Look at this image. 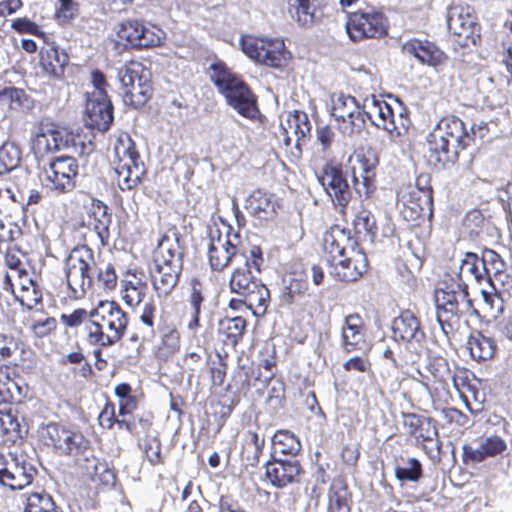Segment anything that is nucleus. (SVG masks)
<instances>
[{
    "mask_svg": "<svg viewBox=\"0 0 512 512\" xmlns=\"http://www.w3.org/2000/svg\"><path fill=\"white\" fill-rule=\"evenodd\" d=\"M181 332L175 324L160 328V339L153 348V356L159 362H168L181 348Z\"/></svg>",
    "mask_w": 512,
    "mask_h": 512,
    "instance_id": "58836bf2",
    "label": "nucleus"
},
{
    "mask_svg": "<svg viewBox=\"0 0 512 512\" xmlns=\"http://www.w3.org/2000/svg\"><path fill=\"white\" fill-rule=\"evenodd\" d=\"M55 509V502L52 496L42 490L28 494L24 512H52Z\"/></svg>",
    "mask_w": 512,
    "mask_h": 512,
    "instance_id": "13d9d810",
    "label": "nucleus"
},
{
    "mask_svg": "<svg viewBox=\"0 0 512 512\" xmlns=\"http://www.w3.org/2000/svg\"><path fill=\"white\" fill-rule=\"evenodd\" d=\"M120 292L123 302L132 310H135L140 304L144 303L139 320L146 327L154 329L157 305L152 297L147 302H144L149 294L148 280L145 272L138 268L127 269L121 280Z\"/></svg>",
    "mask_w": 512,
    "mask_h": 512,
    "instance_id": "9d476101",
    "label": "nucleus"
},
{
    "mask_svg": "<svg viewBox=\"0 0 512 512\" xmlns=\"http://www.w3.org/2000/svg\"><path fill=\"white\" fill-rule=\"evenodd\" d=\"M332 116L338 130L345 136L360 134L365 128L363 112L355 97L340 94L332 104Z\"/></svg>",
    "mask_w": 512,
    "mask_h": 512,
    "instance_id": "aec40b11",
    "label": "nucleus"
},
{
    "mask_svg": "<svg viewBox=\"0 0 512 512\" xmlns=\"http://www.w3.org/2000/svg\"><path fill=\"white\" fill-rule=\"evenodd\" d=\"M463 275L472 277L477 283L486 281L482 272L481 258L474 252H466L461 260L456 282H464Z\"/></svg>",
    "mask_w": 512,
    "mask_h": 512,
    "instance_id": "5fc2aeb1",
    "label": "nucleus"
},
{
    "mask_svg": "<svg viewBox=\"0 0 512 512\" xmlns=\"http://www.w3.org/2000/svg\"><path fill=\"white\" fill-rule=\"evenodd\" d=\"M301 448L299 438L289 430H277L272 437L273 457L277 454L295 457L300 453Z\"/></svg>",
    "mask_w": 512,
    "mask_h": 512,
    "instance_id": "8fccbe9b",
    "label": "nucleus"
},
{
    "mask_svg": "<svg viewBox=\"0 0 512 512\" xmlns=\"http://www.w3.org/2000/svg\"><path fill=\"white\" fill-rule=\"evenodd\" d=\"M112 164L122 191L137 188L147 174L135 141L127 132L119 133L113 142Z\"/></svg>",
    "mask_w": 512,
    "mask_h": 512,
    "instance_id": "423d86ee",
    "label": "nucleus"
},
{
    "mask_svg": "<svg viewBox=\"0 0 512 512\" xmlns=\"http://www.w3.org/2000/svg\"><path fill=\"white\" fill-rule=\"evenodd\" d=\"M153 95L151 81L122 85V98L125 105L138 109L147 104Z\"/></svg>",
    "mask_w": 512,
    "mask_h": 512,
    "instance_id": "09e8293b",
    "label": "nucleus"
},
{
    "mask_svg": "<svg viewBox=\"0 0 512 512\" xmlns=\"http://www.w3.org/2000/svg\"><path fill=\"white\" fill-rule=\"evenodd\" d=\"M428 375L422 376V385L430 394L433 403H448L451 399L449 380L452 371L448 360L442 356L432 357L426 366Z\"/></svg>",
    "mask_w": 512,
    "mask_h": 512,
    "instance_id": "412c9836",
    "label": "nucleus"
},
{
    "mask_svg": "<svg viewBox=\"0 0 512 512\" xmlns=\"http://www.w3.org/2000/svg\"><path fill=\"white\" fill-rule=\"evenodd\" d=\"M91 319V310L85 308L74 309L70 313H62L60 315V322L69 329H76L84 325L85 333L87 334V326Z\"/></svg>",
    "mask_w": 512,
    "mask_h": 512,
    "instance_id": "e2e57ef3",
    "label": "nucleus"
},
{
    "mask_svg": "<svg viewBox=\"0 0 512 512\" xmlns=\"http://www.w3.org/2000/svg\"><path fill=\"white\" fill-rule=\"evenodd\" d=\"M345 28L353 42L382 39L388 35L389 20L375 8L358 9L347 15Z\"/></svg>",
    "mask_w": 512,
    "mask_h": 512,
    "instance_id": "f8f14e48",
    "label": "nucleus"
},
{
    "mask_svg": "<svg viewBox=\"0 0 512 512\" xmlns=\"http://www.w3.org/2000/svg\"><path fill=\"white\" fill-rule=\"evenodd\" d=\"M334 267L335 276L343 282H354L360 279L368 269V258L366 253L360 249H350L346 256L339 258Z\"/></svg>",
    "mask_w": 512,
    "mask_h": 512,
    "instance_id": "2f4dec72",
    "label": "nucleus"
},
{
    "mask_svg": "<svg viewBox=\"0 0 512 512\" xmlns=\"http://www.w3.org/2000/svg\"><path fill=\"white\" fill-rule=\"evenodd\" d=\"M139 446L142 448L145 457L151 466L164 464L162 444L157 436L147 435V437L144 438L143 443L139 444Z\"/></svg>",
    "mask_w": 512,
    "mask_h": 512,
    "instance_id": "052dcab7",
    "label": "nucleus"
},
{
    "mask_svg": "<svg viewBox=\"0 0 512 512\" xmlns=\"http://www.w3.org/2000/svg\"><path fill=\"white\" fill-rule=\"evenodd\" d=\"M0 429L3 442L8 446L21 442L27 434V430L19 422L17 412L11 406L0 408Z\"/></svg>",
    "mask_w": 512,
    "mask_h": 512,
    "instance_id": "79ce46f5",
    "label": "nucleus"
},
{
    "mask_svg": "<svg viewBox=\"0 0 512 512\" xmlns=\"http://www.w3.org/2000/svg\"><path fill=\"white\" fill-rule=\"evenodd\" d=\"M58 327L55 317L46 316L32 321L29 326V331L34 338L44 339L53 335Z\"/></svg>",
    "mask_w": 512,
    "mask_h": 512,
    "instance_id": "0e129e2a",
    "label": "nucleus"
},
{
    "mask_svg": "<svg viewBox=\"0 0 512 512\" xmlns=\"http://www.w3.org/2000/svg\"><path fill=\"white\" fill-rule=\"evenodd\" d=\"M366 330L365 322L360 314L347 315L342 329L343 350L346 353L363 350L367 345Z\"/></svg>",
    "mask_w": 512,
    "mask_h": 512,
    "instance_id": "c9c22d12",
    "label": "nucleus"
},
{
    "mask_svg": "<svg viewBox=\"0 0 512 512\" xmlns=\"http://www.w3.org/2000/svg\"><path fill=\"white\" fill-rule=\"evenodd\" d=\"M243 53L254 62L275 69L284 68L291 54L282 39L244 35L240 39Z\"/></svg>",
    "mask_w": 512,
    "mask_h": 512,
    "instance_id": "9b49d317",
    "label": "nucleus"
},
{
    "mask_svg": "<svg viewBox=\"0 0 512 512\" xmlns=\"http://www.w3.org/2000/svg\"><path fill=\"white\" fill-rule=\"evenodd\" d=\"M209 288L198 276H193L187 281V310L186 328L195 335L201 328V312L206 308L209 299Z\"/></svg>",
    "mask_w": 512,
    "mask_h": 512,
    "instance_id": "5701e85b",
    "label": "nucleus"
},
{
    "mask_svg": "<svg viewBox=\"0 0 512 512\" xmlns=\"http://www.w3.org/2000/svg\"><path fill=\"white\" fill-rule=\"evenodd\" d=\"M21 159L20 150L11 143H5L0 147V175H4L15 169Z\"/></svg>",
    "mask_w": 512,
    "mask_h": 512,
    "instance_id": "bf43d9fd",
    "label": "nucleus"
},
{
    "mask_svg": "<svg viewBox=\"0 0 512 512\" xmlns=\"http://www.w3.org/2000/svg\"><path fill=\"white\" fill-rule=\"evenodd\" d=\"M403 52L412 55L423 64L437 67L444 64L448 56L433 42L412 38L402 45Z\"/></svg>",
    "mask_w": 512,
    "mask_h": 512,
    "instance_id": "4c0bfd02",
    "label": "nucleus"
},
{
    "mask_svg": "<svg viewBox=\"0 0 512 512\" xmlns=\"http://www.w3.org/2000/svg\"><path fill=\"white\" fill-rule=\"evenodd\" d=\"M121 85L151 81L150 70L140 61L130 60L119 72Z\"/></svg>",
    "mask_w": 512,
    "mask_h": 512,
    "instance_id": "864d4df0",
    "label": "nucleus"
},
{
    "mask_svg": "<svg viewBox=\"0 0 512 512\" xmlns=\"http://www.w3.org/2000/svg\"><path fill=\"white\" fill-rule=\"evenodd\" d=\"M11 28L18 34H31L42 40H46L47 34L34 21L27 17H18L11 23Z\"/></svg>",
    "mask_w": 512,
    "mask_h": 512,
    "instance_id": "774afa93",
    "label": "nucleus"
},
{
    "mask_svg": "<svg viewBox=\"0 0 512 512\" xmlns=\"http://www.w3.org/2000/svg\"><path fill=\"white\" fill-rule=\"evenodd\" d=\"M11 461L0 452V486L11 491L22 490L32 484L37 469L30 462L20 460L16 453H9Z\"/></svg>",
    "mask_w": 512,
    "mask_h": 512,
    "instance_id": "6ab92c4d",
    "label": "nucleus"
},
{
    "mask_svg": "<svg viewBox=\"0 0 512 512\" xmlns=\"http://www.w3.org/2000/svg\"><path fill=\"white\" fill-rule=\"evenodd\" d=\"M249 255L244 240L231 226L225 234L219 229L211 230L207 246V262L212 272L223 273L229 267L241 264Z\"/></svg>",
    "mask_w": 512,
    "mask_h": 512,
    "instance_id": "6e6552de",
    "label": "nucleus"
},
{
    "mask_svg": "<svg viewBox=\"0 0 512 512\" xmlns=\"http://www.w3.org/2000/svg\"><path fill=\"white\" fill-rule=\"evenodd\" d=\"M358 247L357 240L351 236L350 230L339 225L331 226L323 235V255L329 265L346 256L350 249Z\"/></svg>",
    "mask_w": 512,
    "mask_h": 512,
    "instance_id": "a878e982",
    "label": "nucleus"
},
{
    "mask_svg": "<svg viewBox=\"0 0 512 512\" xmlns=\"http://www.w3.org/2000/svg\"><path fill=\"white\" fill-rule=\"evenodd\" d=\"M31 97L22 88L14 86L4 87L0 90V107L9 111H18L30 108Z\"/></svg>",
    "mask_w": 512,
    "mask_h": 512,
    "instance_id": "3c124183",
    "label": "nucleus"
},
{
    "mask_svg": "<svg viewBox=\"0 0 512 512\" xmlns=\"http://www.w3.org/2000/svg\"><path fill=\"white\" fill-rule=\"evenodd\" d=\"M311 296L307 275L304 270L291 271L280 294V301L284 306L297 307L298 311L304 313Z\"/></svg>",
    "mask_w": 512,
    "mask_h": 512,
    "instance_id": "cd10ccee",
    "label": "nucleus"
},
{
    "mask_svg": "<svg viewBox=\"0 0 512 512\" xmlns=\"http://www.w3.org/2000/svg\"><path fill=\"white\" fill-rule=\"evenodd\" d=\"M451 380L466 409L473 415L480 412L484 402V396L479 391L482 380L467 367L459 365L455 366Z\"/></svg>",
    "mask_w": 512,
    "mask_h": 512,
    "instance_id": "4be33fe9",
    "label": "nucleus"
},
{
    "mask_svg": "<svg viewBox=\"0 0 512 512\" xmlns=\"http://www.w3.org/2000/svg\"><path fill=\"white\" fill-rule=\"evenodd\" d=\"M91 217L93 218V231L96 233L100 245L102 247L107 246L110 240V225L112 223L108 206L101 200L93 199Z\"/></svg>",
    "mask_w": 512,
    "mask_h": 512,
    "instance_id": "de8ad7c7",
    "label": "nucleus"
},
{
    "mask_svg": "<svg viewBox=\"0 0 512 512\" xmlns=\"http://www.w3.org/2000/svg\"><path fill=\"white\" fill-rule=\"evenodd\" d=\"M392 337L397 342L420 343L425 333L418 317L411 310H403L392 322Z\"/></svg>",
    "mask_w": 512,
    "mask_h": 512,
    "instance_id": "72a5a7b5",
    "label": "nucleus"
},
{
    "mask_svg": "<svg viewBox=\"0 0 512 512\" xmlns=\"http://www.w3.org/2000/svg\"><path fill=\"white\" fill-rule=\"evenodd\" d=\"M114 394L119 400V414H133L137 410L139 400L129 383L122 382L117 384L114 388Z\"/></svg>",
    "mask_w": 512,
    "mask_h": 512,
    "instance_id": "4d7b16f0",
    "label": "nucleus"
},
{
    "mask_svg": "<svg viewBox=\"0 0 512 512\" xmlns=\"http://www.w3.org/2000/svg\"><path fill=\"white\" fill-rule=\"evenodd\" d=\"M327 512H351L352 492L344 476L334 477L329 485Z\"/></svg>",
    "mask_w": 512,
    "mask_h": 512,
    "instance_id": "ea45409f",
    "label": "nucleus"
},
{
    "mask_svg": "<svg viewBox=\"0 0 512 512\" xmlns=\"http://www.w3.org/2000/svg\"><path fill=\"white\" fill-rule=\"evenodd\" d=\"M247 321L242 316L224 317L218 323V334L225 346L236 347L246 332Z\"/></svg>",
    "mask_w": 512,
    "mask_h": 512,
    "instance_id": "49530a36",
    "label": "nucleus"
},
{
    "mask_svg": "<svg viewBox=\"0 0 512 512\" xmlns=\"http://www.w3.org/2000/svg\"><path fill=\"white\" fill-rule=\"evenodd\" d=\"M263 263L261 247L253 246L241 264H236L228 281L230 292L246 298L249 309L257 317L267 312L271 301L269 289L253 274V271L258 274L261 272Z\"/></svg>",
    "mask_w": 512,
    "mask_h": 512,
    "instance_id": "7ed1b4c3",
    "label": "nucleus"
},
{
    "mask_svg": "<svg viewBox=\"0 0 512 512\" xmlns=\"http://www.w3.org/2000/svg\"><path fill=\"white\" fill-rule=\"evenodd\" d=\"M41 442L60 456H78L90 447V441L78 430L49 422L39 430Z\"/></svg>",
    "mask_w": 512,
    "mask_h": 512,
    "instance_id": "ddd939ff",
    "label": "nucleus"
},
{
    "mask_svg": "<svg viewBox=\"0 0 512 512\" xmlns=\"http://www.w3.org/2000/svg\"><path fill=\"white\" fill-rule=\"evenodd\" d=\"M209 69L210 80L226 103L242 117L256 119L260 114L258 98L242 76L234 73L223 61L212 63Z\"/></svg>",
    "mask_w": 512,
    "mask_h": 512,
    "instance_id": "20e7f679",
    "label": "nucleus"
},
{
    "mask_svg": "<svg viewBox=\"0 0 512 512\" xmlns=\"http://www.w3.org/2000/svg\"><path fill=\"white\" fill-rule=\"evenodd\" d=\"M15 298L21 306L27 310H32L42 303L43 293L39 285H34L33 287L23 286L22 289H19L18 294L15 295Z\"/></svg>",
    "mask_w": 512,
    "mask_h": 512,
    "instance_id": "69168bd1",
    "label": "nucleus"
},
{
    "mask_svg": "<svg viewBox=\"0 0 512 512\" xmlns=\"http://www.w3.org/2000/svg\"><path fill=\"white\" fill-rule=\"evenodd\" d=\"M64 274L70 300L84 298L87 290L93 288L110 292L118 284L115 264L100 258L95 260L94 251L87 245L85 233L81 234L78 246L65 258Z\"/></svg>",
    "mask_w": 512,
    "mask_h": 512,
    "instance_id": "f257e3e1",
    "label": "nucleus"
},
{
    "mask_svg": "<svg viewBox=\"0 0 512 512\" xmlns=\"http://www.w3.org/2000/svg\"><path fill=\"white\" fill-rule=\"evenodd\" d=\"M45 174L52 191L59 195L70 193L77 186L78 160L67 155L53 157L45 169Z\"/></svg>",
    "mask_w": 512,
    "mask_h": 512,
    "instance_id": "a211bd4d",
    "label": "nucleus"
},
{
    "mask_svg": "<svg viewBox=\"0 0 512 512\" xmlns=\"http://www.w3.org/2000/svg\"><path fill=\"white\" fill-rule=\"evenodd\" d=\"M447 25L458 46L464 48L481 43V24L473 7L466 4L450 8Z\"/></svg>",
    "mask_w": 512,
    "mask_h": 512,
    "instance_id": "2eb2a0df",
    "label": "nucleus"
},
{
    "mask_svg": "<svg viewBox=\"0 0 512 512\" xmlns=\"http://www.w3.org/2000/svg\"><path fill=\"white\" fill-rule=\"evenodd\" d=\"M245 207L253 217L261 221H271L277 217L281 202L275 194L257 188L247 197Z\"/></svg>",
    "mask_w": 512,
    "mask_h": 512,
    "instance_id": "473e14b6",
    "label": "nucleus"
},
{
    "mask_svg": "<svg viewBox=\"0 0 512 512\" xmlns=\"http://www.w3.org/2000/svg\"><path fill=\"white\" fill-rule=\"evenodd\" d=\"M436 317L443 333L449 338L461 326V318L472 308L468 285L455 282L435 291Z\"/></svg>",
    "mask_w": 512,
    "mask_h": 512,
    "instance_id": "0eeeda50",
    "label": "nucleus"
},
{
    "mask_svg": "<svg viewBox=\"0 0 512 512\" xmlns=\"http://www.w3.org/2000/svg\"><path fill=\"white\" fill-rule=\"evenodd\" d=\"M482 272L486 282L493 286V278L501 279L505 273L506 264L502 257L494 250L485 248L481 255Z\"/></svg>",
    "mask_w": 512,
    "mask_h": 512,
    "instance_id": "603ef678",
    "label": "nucleus"
},
{
    "mask_svg": "<svg viewBox=\"0 0 512 512\" xmlns=\"http://www.w3.org/2000/svg\"><path fill=\"white\" fill-rule=\"evenodd\" d=\"M43 42L44 44L39 49L38 60L42 74L49 79H62L69 63L68 53L61 49L55 41H50L48 37Z\"/></svg>",
    "mask_w": 512,
    "mask_h": 512,
    "instance_id": "bb28decb",
    "label": "nucleus"
},
{
    "mask_svg": "<svg viewBox=\"0 0 512 512\" xmlns=\"http://www.w3.org/2000/svg\"><path fill=\"white\" fill-rule=\"evenodd\" d=\"M488 130L487 124L483 123L471 126L468 131L460 118L454 115L443 117L427 138L429 163L438 169L455 164L459 151L473 145L477 137L483 139Z\"/></svg>",
    "mask_w": 512,
    "mask_h": 512,
    "instance_id": "f03ea898",
    "label": "nucleus"
},
{
    "mask_svg": "<svg viewBox=\"0 0 512 512\" xmlns=\"http://www.w3.org/2000/svg\"><path fill=\"white\" fill-rule=\"evenodd\" d=\"M156 270L152 276V286L159 299L170 297L177 287L183 271L182 266L155 261Z\"/></svg>",
    "mask_w": 512,
    "mask_h": 512,
    "instance_id": "f704fd0d",
    "label": "nucleus"
},
{
    "mask_svg": "<svg viewBox=\"0 0 512 512\" xmlns=\"http://www.w3.org/2000/svg\"><path fill=\"white\" fill-rule=\"evenodd\" d=\"M79 149L84 152V141L79 133H75L67 128L53 127L44 129L42 124L31 140V150L37 159H43L46 156L62 149Z\"/></svg>",
    "mask_w": 512,
    "mask_h": 512,
    "instance_id": "4468645a",
    "label": "nucleus"
},
{
    "mask_svg": "<svg viewBox=\"0 0 512 512\" xmlns=\"http://www.w3.org/2000/svg\"><path fill=\"white\" fill-rule=\"evenodd\" d=\"M327 4L325 0H287V13L303 28L322 21Z\"/></svg>",
    "mask_w": 512,
    "mask_h": 512,
    "instance_id": "7c9ffc66",
    "label": "nucleus"
},
{
    "mask_svg": "<svg viewBox=\"0 0 512 512\" xmlns=\"http://www.w3.org/2000/svg\"><path fill=\"white\" fill-rule=\"evenodd\" d=\"M507 449L506 442L497 435L487 437L478 449L472 448L470 445L463 446V461L465 463H479L488 457H495L502 454Z\"/></svg>",
    "mask_w": 512,
    "mask_h": 512,
    "instance_id": "a19ab883",
    "label": "nucleus"
},
{
    "mask_svg": "<svg viewBox=\"0 0 512 512\" xmlns=\"http://www.w3.org/2000/svg\"><path fill=\"white\" fill-rule=\"evenodd\" d=\"M287 124L289 129L293 130L296 140L299 141L310 133L311 124L307 113L301 110H295L288 115Z\"/></svg>",
    "mask_w": 512,
    "mask_h": 512,
    "instance_id": "680f3d73",
    "label": "nucleus"
},
{
    "mask_svg": "<svg viewBox=\"0 0 512 512\" xmlns=\"http://www.w3.org/2000/svg\"><path fill=\"white\" fill-rule=\"evenodd\" d=\"M320 184L331 197L333 204L339 207L342 215L346 214V208L352 198V192L343 172V165L336 159H329L318 176Z\"/></svg>",
    "mask_w": 512,
    "mask_h": 512,
    "instance_id": "f3484780",
    "label": "nucleus"
},
{
    "mask_svg": "<svg viewBox=\"0 0 512 512\" xmlns=\"http://www.w3.org/2000/svg\"><path fill=\"white\" fill-rule=\"evenodd\" d=\"M467 349L471 358L480 363L491 360L495 356L497 344L494 338L480 331H474L468 337Z\"/></svg>",
    "mask_w": 512,
    "mask_h": 512,
    "instance_id": "c03bdc74",
    "label": "nucleus"
},
{
    "mask_svg": "<svg viewBox=\"0 0 512 512\" xmlns=\"http://www.w3.org/2000/svg\"><path fill=\"white\" fill-rule=\"evenodd\" d=\"M158 32L147 28L137 20L126 21L121 24L118 37L132 48L144 49L159 46L162 38Z\"/></svg>",
    "mask_w": 512,
    "mask_h": 512,
    "instance_id": "c756f323",
    "label": "nucleus"
},
{
    "mask_svg": "<svg viewBox=\"0 0 512 512\" xmlns=\"http://www.w3.org/2000/svg\"><path fill=\"white\" fill-rule=\"evenodd\" d=\"M398 201L402 204L400 214L406 221L417 222L432 215L433 196L401 188Z\"/></svg>",
    "mask_w": 512,
    "mask_h": 512,
    "instance_id": "c85d7f7f",
    "label": "nucleus"
},
{
    "mask_svg": "<svg viewBox=\"0 0 512 512\" xmlns=\"http://www.w3.org/2000/svg\"><path fill=\"white\" fill-rule=\"evenodd\" d=\"M387 101L375 95L371 96L370 103L366 104L365 112L371 122L380 129L385 130L391 139L405 136L411 125L409 109L398 98L389 97ZM366 99V103H368Z\"/></svg>",
    "mask_w": 512,
    "mask_h": 512,
    "instance_id": "1a4fd4ad",
    "label": "nucleus"
},
{
    "mask_svg": "<svg viewBox=\"0 0 512 512\" xmlns=\"http://www.w3.org/2000/svg\"><path fill=\"white\" fill-rule=\"evenodd\" d=\"M265 438L260 437L257 430L248 429L241 444L240 458L246 467H256L263 454Z\"/></svg>",
    "mask_w": 512,
    "mask_h": 512,
    "instance_id": "37998d69",
    "label": "nucleus"
},
{
    "mask_svg": "<svg viewBox=\"0 0 512 512\" xmlns=\"http://www.w3.org/2000/svg\"><path fill=\"white\" fill-rule=\"evenodd\" d=\"M355 240L373 243L378 234V225L374 214L362 207L352 221Z\"/></svg>",
    "mask_w": 512,
    "mask_h": 512,
    "instance_id": "a18cd8bd",
    "label": "nucleus"
},
{
    "mask_svg": "<svg viewBox=\"0 0 512 512\" xmlns=\"http://www.w3.org/2000/svg\"><path fill=\"white\" fill-rule=\"evenodd\" d=\"M184 255L185 243L182 235L175 225H171L160 234L154 250V261H161L183 267Z\"/></svg>",
    "mask_w": 512,
    "mask_h": 512,
    "instance_id": "393cba45",
    "label": "nucleus"
},
{
    "mask_svg": "<svg viewBox=\"0 0 512 512\" xmlns=\"http://www.w3.org/2000/svg\"><path fill=\"white\" fill-rule=\"evenodd\" d=\"M305 470L298 460L272 458L265 464V477L277 489L298 484Z\"/></svg>",
    "mask_w": 512,
    "mask_h": 512,
    "instance_id": "b1692460",
    "label": "nucleus"
},
{
    "mask_svg": "<svg viewBox=\"0 0 512 512\" xmlns=\"http://www.w3.org/2000/svg\"><path fill=\"white\" fill-rule=\"evenodd\" d=\"M403 427L407 435L415 440L425 454L433 459L439 456L441 442L436 421L416 413H403Z\"/></svg>",
    "mask_w": 512,
    "mask_h": 512,
    "instance_id": "dca6fc26",
    "label": "nucleus"
},
{
    "mask_svg": "<svg viewBox=\"0 0 512 512\" xmlns=\"http://www.w3.org/2000/svg\"><path fill=\"white\" fill-rule=\"evenodd\" d=\"M87 342L100 348L115 345L126 334L129 317L116 301H99L91 309V319L87 323Z\"/></svg>",
    "mask_w": 512,
    "mask_h": 512,
    "instance_id": "39448f33",
    "label": "nucleus"
},
{
    "mask_svg": "<svg viewBox=\"0 0 512 512\" xmlns=\"http://www.w3.org/2000/svg\"><path fill=\"white\" fill-rule=\"evenodd\" d=\"M357 166L352 167L353 178L355 182L362 179L363 185L368 189L373 185L375 179V168L377 160L374 158L370 160L365 154H356Z\"/></svg>",
    "mask_w": 512,
    "mask_h": 512,
    "instance_id": "6e6d98bb",
    "label": "nucleus"
},
{
    "mask_svg": "<svg viewBox=\"0 0 512 512\" xmlns=\"http://www.w3.org/2000/svg\"><path fill=\"white\" fill-rule=\"evenodd\" d=\"M408 467H395V477L401 481L417 482L423 476V469L420 461L416 458L407 460Z\"/></svg>",
    "mask_w": 512,
    "mask_h": 512,
    "instance_id": "338daca9",
    "label": "nucleus"
},
{
    "mask_svg": "<svg viewBox=\"0 0 512 512\" xmlns=\"http://www.w3.org/2000/svg\"><path fill=\"white\" fill-rule=\"evenodd\" d=\"M114 107L109 97H89L86 103L87 124L99 131H107L113 123Z\"/></svg>",
    "mask_w": 512,
    "mask_h": 512,
    "instance_id": "e433bc0d",
    "label": "nucleus"
}]
</instances>
